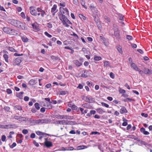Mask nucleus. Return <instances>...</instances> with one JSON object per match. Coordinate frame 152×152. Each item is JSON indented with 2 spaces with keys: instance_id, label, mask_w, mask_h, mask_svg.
<instances>
[{
  "instance_id": "24",
  "label": "nucleus",
  "mask_w": 152,
  "mask_h": 152,
  "mask_svg": "<svg viewBox=\"0 0 152 152\" xmlns=\"http://www.w3.org/2000/svg\"><path fill=\"white\" fill-rule=\"evenodd\" d=\"M69 107H71L72 110H77V111H79V108L75 105L73 104L71 106H69Z\"/></svg>"
},
{
  "instance_id": "57",
  "label": "nucleus",
  "mask_w": 152,
  "mask_h": 152,
  "mask_svg": "<svg viewBox=\"0 0 152 152\" xmlns=\"http://www.w3.org/2000/svg\"><path fill=\"white\" fill-rule=\"evenodd\" d=\"M16 96L17 97H18L20 99H22V96L20 94V93H18L16 94Z\"/></svg>"
},
{
  "instance_id": "44",
  "label": "nucleus",
  "mask_w": 152,
  "mask_h": 152,
  "mask_svg": "<svg viewBox=\"0 0 152 152\" xmlns=\"http://www.w3.org/2000/svg\"><path fill=\"white\" fill-rule=\"evenodd\" d=\"M49 38L51 37L52 36L51 35L49 34L47 32L45 31L44 33Z\"/></svg>"
},
{
  "instance_id": "50",
  "label": "nucleus",
  "mask_w": 152,
  "mask_h": 152,
  "mask_svg": "<svg viewBox=\"0 0 152 152\" xmlns=\"http://www.w3.org/2000/svg\"><path fill=\"white\" fill-rule=\"evenodd\" d=\"M141 115L142 116H143L145 118H146L148 116V115L147 113H142L141 114Z\"/></svg>"
},
{
  "instance_id": "18",
  "label": "nucleus",
  "mask_w": 152,
  "mask_h": 152,
  "mask_svg": "<svg viewBox=\"0 0 152 152\" xmlns=\"http://www.w3.org/2000/svg\"><path fill=\"white\" fill-rule=\"evenodd\" d=\"M131 68H132L136 71L139 70V68L137 66L136 64L134 63H132L131 64Z\"/></svg>"
},
{
  "instance_id": "8",
  "label": "nucleus",
  "mask_w": 152,
  "mask_h": 152,
  "mask_svg": "<svg viewBox=\"0 0 152 152\" xmlns=\"http://www.w3.org/2000/svg\"><path fill=\"white\" fill-rule=\"evenodd\" d=\"M29 10L31 14L34 16H36L37 13L35 9V7H31L29 8Z\"/></svg>"
},
{
  "instance_id": "32",
  "label": "nucleus",
  "mask_w": 152,
  "mask_h": 152,
  "mask_svg": "<svg viewBox=\"0 0 152 152\" xmlns=\"http://www.w3.org/2000/svg\"><path fill=\"white\" fill-rule=\"evenodd\" d=\"M9 125H0V128L2 129H7L8 128L9 126Z\"/></svg>"
},
{
  "instance_id": "37",
  "label": "nucleus",
  "mask_w": 152,
  "mask_h": 152,
  "mask_svg": "<svg viewBox=\"0 0 152 152\" xmlns=\"http://www.w3.org/2000/svg\"><path fill=\"white\" fill-rule=\"evenodd\" d=\"M81 1V4L83 6V7L84 8H85L86 9L87 8V7H86L85 6V2L84 1V0H80Z\"/></svg>"
},
{
  "instance_id": "33",
  "label": "nucleus",
  "mask_w": 152,
  "mask_h": 152,
  "mask_svg": "<svg viewBox=\"0 0 152 152\" xmlns=\"http://www.w3.org/2000/svg\"><path fill=\"white\" fill-rule=\"evenodd\" d=\"M73 4L77 6H78L79 5L78 0H73Z\"/></svg>"
},
{
  "instance_id": "35",
  "label": "nucleus",
  "mask_w": 152,
  "mask_h": 152,
  "mask_svg": "<svg viewBox=\"0 0 152 152\" xmlns=\"http://www.w3.org/2000/svg\"><path fill=\"white\" fill-rule=\"evenodd\" d=\"M119 91L120 93L124 94L126 92V91L124 89H122L121 88H119Z\"/></svg>"
},
{
  "instance_id": "43",
  "label": "nucleus",
  "mask_w": 152,
  "mask_h": 152,
  "mask_svg": "<svg viewBox=\"0 0 152 152\" xmlns=\"http://www.w3.org/2000/svg\"><path fill=\"white\" fill-rule=\"evenodd\" d=\"M126 38L127 39L129 40H132L133 39L132 37L129 35H126Z\"/></svg>"
},
{
  "instance_id": "22",
  "label": "nucleus",
  "mask_w": 152,
  "mask_h": 152,
  "mask_svg": "<svg viewBox=\"0 0 152 152\" xmlns=\"http://www.w3.org/2000/svg\"><path fill=\"white\" fill-rule=\"evenodd\" d=\"M74 122L71 121L66 120V125H73L74 124Z\"/></svg>"
},
{
  "instance_id": "16",
  "label": "nucleus",
  "mask_w": 152,
  "mask_h": 152,
  "mask_svg": "<svg viewBox=\"0 0 152 152\" xmlns=\"http://www.w3.org/2000/svg\"><path fill=\"white\" fill-rule=\"evenodd\" d=\"M37 83L36 80L31 79L29 81L28 83L30 85H34Z\"/></svg>"
},
{
  "instance_id": "34",
  "label": "nucleus",
  "mask_w": 152,
  "mask_h": 152,
  "mask_svg": "<svg viewBox=\"0 0 152 152\" xmlns=\"http://www.w3.org/2000/svg\"><path fill=\"white\" fill-rule=\"evenodd\" d=\"M60 124L66 125V120H60Z\"/></svg>"
},
{
  "instance_id": "62",
  "label": "nucleus",
  "mask_w": 152,
  "mask_h": 152,
  "mask_svg": "<svg viewBox=\"0 0 152 152\" xmlns=\"http://www.w3.org/2000/svg\"><path fill=\"white\" fill-rule=\"evenodd\" d=\"M45 99L46 101H47L49 102V103H52V102H50V98H45Z\"/></svg>"
},
{
  "instance_id": "3",
  "label": "nucleus",
  "mask_w": 152,
  "mask_h": 152,
  "mask_svg": "<svg viewBox=\"0 0 152 152\" xmlns=\"http://www.w3.org/2000/svg\"><path fill=\"white\" fill-rule=\"evenodd\" d=\"M60 11L61 12L62 16H69V12L68 9L66 8H63L60 7Z\"/></svg>"
},
{
  "instance_id": "45",
  "label": "nucleus",
  "mask_w": 152,
  "mask_h": 152,
  "mask_svg": "<svg viewBox=\"0 0 152 152\" xmlns=\"http://www.w3.org/2000/svg\"><path fill=\"white\" fill-rule=\"evenodd\" d=\"M101 104L103 106H104L107 108H108L109 107V105L107 104H106L105 103L103 102H101Z\"/></svg>"
},
{
  "instance_id": "10",
  "label": "nucleus",
  "mask_w": 152,
  "mask_h": 152,
  "mask_svg": "<svg viewBox=\"0 0 152 152\" xmlns=\"http://www.w3.org/2000/svg\"><path fill=\"white\" fill-rule=\"evenodd\" d=\"M100 39L101 41L102 42L105 46H107L108 42L106 39L102 36H100Z\"/></svg>"
},
{
  "instance_id": "39",
  "label": "nucleus",
  "mask_w": 152,
  "mask_h": 152,
  "mask_svg": "<svg viewBox=\"0 0 152 152\" xmlns=\"http://www.w3.org/2000/svg\"><path fill=\"white\" fill-rule=\"evenodd\" d=\"M34 106L35 108L38 110H39L40 109V107L39 106V105L38 103H36L34 104Z\"/></svg>"
},
{
  "instance_id": "4",
  "label": "nucleus",
  "mask_w": 152,
  "mask_h": 152,
  "mask_svg": "<svg viewBox=\"0 0 152 152\" xmlns=\"http://www.w3.org/2000/svg\"><path fill=\"white\" fill-rule=\"evenodd\" d=\"M82 99L86 102L89 103H93L94 101V99L91 96H83Z\"/></svg>"
},
{
  "instance_id": "17",
  "label": "nucleus",
  "mask_w": 152,
  "mask_h": 152,
  "mask_svg": "<svg viewBox=\"0 0 152 152\" xmlns=\"http://www.w3.org/2000/svg\"><path fill=\"white\" fill-rule=\"evenodd\" d=\"M120 113L121 114H123L124 113H127V110L124 107H122L120 110Z\"/></svg>"
},
{
  "instance_id": "54",
  "label": "nucleus",
  "mask_w": 152,
  "mask_h": 152,
  "mask_svg": "<svg viewBox=\"0 0 152 152\" xmlns=\"http://www.w3.org/2000/svg\"><path fill=\"white\" fill-rule=\"evenodd\" d=\"M21 16L24 19H25L26 18L25 15L24 13L23 12H22L20 13Z\"/></svg>"
},
{
  "instance_id": "7",
  "label": "nucleus",
  "mask_w": 152,
  "mask_h": 152,
  "mask_svg": "<svg viewBox=\"0 0 152 152\" xmlns=\"http://www.w3.org/2000/svg\"><path fill=\"white\" fill-rule=\"evenodd\" d=\"M22 61V58L21 57H18L13 62V65L15 66L19 64Z\"/></svg>"
},
{
  "instance_id": "49",
  "label": "nucleus",
  "mask_w": 152,
  "mask_h": 152,
  "mask_svg": "<svg viewBox=\"0 0 152 152\" xmlns=\"http://www.w3.org/2000/svg\"><path fill=\"white\" fill-rule=\"evenodd\" d=\"M28 132V131L27 129H24L22 131V133L24 134H27Z\"/></svg>"
},
{
  "instance_id": "58",
  "label": "nucleus",
  "mask_w": 152,
  "mask_h": 152,
  "mask_svg": "<svg viewBox=\"0 0 152 152\" xmlns=\"http://www.w3.org/2000/svg\"><path fill=\"white\" fill-rule=\"evenodd\" d=\"M36 134H37L38 135H44L43 134H44V133L40 131H37L36 132Z\"/></svg>"
},
{
  "instance_id": "55",
  "label": "nucleus",
  "mask_w": 152,
  "mask_h": 152,
  "mask_svg": "<svg viewBox=\"0 0 152 152\" xmlns=\"http://www.w3.org/2000/svg\"><path fill=\"white\" fill-rule=\"evenodd\" d=\"M100 134V133L99 132H93L91 133V134L96 135V134Z\"/></svg>"
},
{
  "instance_id": "64",
  "label": "nucleus",
  "mask_w": 152,
  "mask_h": 152,
  "mask_svg": "<svg viewBox=\"0 0 152 152\" xmlns=\"http://www.w3.org/2000/svg\"><path fill=\"white\" fill-rule=\"evenodd\" d=\"M69 133L70 134H75L76 133V132L74 130H72L69 132Z\"/></svg>"
},
{
  "instance_id": "38",
  "label": "nucleus",
  "mask_w": 152,
  "mask_h": 152,
  "mask_svg": "<svg viewBox=\"0 0 152 152\" xmlns=\"http://www.w3.org/2000/svg\"><path fill=\"white\" fill-rule=\"evenodd\" d=\"M8 49L11 52H16V50L13 48L12 47H9L8 48Z\"/></svg>"
},
{
  "instance_id": "27",
  "label": "nucleus",
  "mask_w": 152,
  "mask_h": 152,
  "mask_svg": "<svg viewBox=\"0 0 152 152\" xmlns=\"http://www.w3.org/2000/svg\"><path fill=\"white\" fill-rule=\"evenodd\" d=\"M15 110H22V108L19 105H16L15 107Z\"/></svg>"
},
{
  "instance_id": "61",
  "label": "nucleus",
  "mask_w": 152,
  "mask_h": 152,
  "mask_svg": "<svg viewBox=\"0 0 152 152\" xmlns=\"http://www.w3.org/2000/svg\"><path fill=\"white\" fill-rule=\"evenodd\" d=\"M43 119H39L38 120V123H44L43 122Z\"/></svg>"
},
{
  "instance_id": "6",
  "label": "nucleus",
  "mask_w": 152,
  "mask_h": 152,
  "mask_svg": "<svg viewBox=\"0 0 152 152\" xmlns=\"http://www.w3.org/2000/svg\"><path fill=\"white\" fill-rule=\"evenodd\" d=\"M13 118L15 119L18 120L19 121L21 122L25 121L26 120V118L25 117H23L21 116L18 115H15Z\"/></svg>"
},
{
  "instance_id": "2",
  "label": "nucleus",
  "mask_w": 152,
  "mask_h": 152,
  "mask_svg": "<svg viewBox=\"0 0 152 152\" xmlns=\"http://www.w3.org/2000/svg\"><path fill=\"white\" fill-rule=\"evenodd\" d=\"M66 16L62 15L60 17V19L62 21L63 24L66 27H69L68 24H71L70 21L66 18Z\"/></svg>"
},
{
  "instance_id": "20",
  "label": "nucleus",
  "mask_w": 152,
  "mask_h": 152,
  "mask_svg": "<svg viewBox=\"0 0 152 152\" xmlns=\"http://www.w3.org/2000/svg\"><path fill=\"white\" fill-rule=\"evenodd\" d=\"M73 62L78 67L80 66L82 64L81 62H80L77 60H75L73 61Z\"/></svg>"
},
{
  "instance_id": "51",
  "label": "nucleus",
  "mask_w": 152,
  "mask_h": 152,
  "mask_svg": "<svg viewBox=\"0 0 152 152\" xmlns=\"http://www.w3.org/2000/svg\"><path fill=\"white\" fill-rule=\"evenodd\" d=\"M7 92L8 94H10L12 93V91L10 89L8 88L7 90Z\"/></svg>"
},
{
  "instance_id": "42",
  "label": "nucleus",
  "mask_w": 152,
  "mask_h": 152,
  "mask_svg": "<svg viewBox=\"0 0 152 152\" xmlns=\"http://www.w3.org/2000/svg\"><path fill=\"white\" fill-rule=\"evenodd\" d=\"M134 100V99H130L129 98H127L126 99H125L124 100V101L125 102H127V101H129V102H131V101H133Z\"/></svg>"
},
{
  "instance_id": "9",
  "label": "nucleus",
  "mask_w": 152,
  "mask_h": 152,
  "mask_svg": "<svg viewBox=\"0 0 152 152\" xmlns=\"http://www.w3.org/2000/svg\"><path fill=\"white\" fill-rule=\"evenodd\" d=\"M89 8L94 14L97 15L98 13V11L97 8L95 7L92 6V5H91L89 6Z\"/></svg>"
},
{
  "instance_id": "46",
  "label": "nucleus",
  "mask_w": 152,
  "mask_h": 152,
  "mask_svg": "<svg viewBox=\"0 0 152 152\" xmlns=\"http://www.w3.org/2000/svg\"><path fill=\"white\" fill-rule=\"evenodd\" d=\"M47 26L48 28H51L53 27L51 23H47Z\"/></svg>"
},
{
  "instance_id": "19",
  "label": "nucleus",
  "mask_w": 152,
  "mask_h": 152,
  "mask_svg": "<svg viewBox=\"0 0 152 152\" xmlns=\"http://www.w3.org/2000/svg\"><path fill=\"white\" fill-rule=\"evenodd\" d=\"M32 26L33 29L34 30H36V31H38L39 30V29L38 28V26L36 25L35 23H34L32 24Z\"/></svg>"
},
{
  "instance_id": "25",
  "label": "nucleus",
  "mask_w": 152,
  "mask_h": 152,
  "mask_svg": "<svg viewBox=\"0 0 152 152\" xmlns=\"http://www.w3.org/2000/svg\"><path fill=\"white\" fill-rule=\"evenodd\" d=\"M21 38L22 41L24 42H27L28 41V39L25 36H21Z\"/></svg>"
},
{
  "instance_id": "41",
  "label": "nucleus",
  "mask_w": 152,
  "mask_h": 152,
  "mask_svg": "<svg viewBox=\"0 0 152 152\" xmlns=\"http://www.w3.org/2000/svg\"><path fill=\"white\" fill-rule=\"evenodd\" d=\"M123 121L124 122L122 123V125L124 126H126L127 125V123L126 122L127 121L125 119H124Z\"/></svg>"
},
{
  "instance_id": "31",
  "label": "nucleus",
  "mask_w": 152,
  "mask_h": 152,
  "mask_svg": "<svg viewBox=\"0 0 152 152\" xmlns=\"http://www.w3.org/2000/svg\"><path fill=\"white\" fill-rule=\"evenodd\" d=\"M43 119L44 123H48L51 121V120L48 118H45Z\"/></svg>"
},
{
  "instance_id": "23",
  "label": "nucleus",
  "mask_w": 152,
  "mask_h": 152,
  "mask_svg": "<svg viewBox=\"0 0 152 152\" xmlns=\"http://www.w3.org/2000/svg\"><path fill=\"white\" fill-rule=\"evenodd\" d=\"M57 5L56 4H54L53 5V7L51 9V12H56L57 10Z\"/></svg>"
},
{
  "instance_id": "52",
  "label": "nucleus",
  "mask_w": 152,
  "mask_h": 152,
  "mask_svg": "<svg viewBox=\"0 0 152 152\" xmlns=\"http://www.w3.org/2000/svg\"><path fill=\"white\" fill-rule=\"evenodd\" d=\"M16 145V144L15 142H13L12 144L10 146V148H12L15 147Z\"/></svg>"
},
{
  "instance_id": "1",
  "label": "nucleus",
  "mask_w": 152,
  "mask_h": 152,
  "mask_svg": "<svg viewBox=\"0 0 152 152\" xmlns=\"http://www.w3.org/2000/svg\"><path fill=\"white\" fill-rule=\"evenodd\" d=\"M9 21L12 25L18 27L22 30H25L27 29V27L24 24L20 21L12 19L10 20Z\"/></svg>"
},
{
  "instance_id": "15",
  "label": "nucleus",
  "mask_w": 152,
  "mask_h": 152,
  "mask_svg": "<svg viewBox=\"0 0 152 152\" xmlns=\"http://www.w3.org/2000/svg\"><path fill=\"white\" fill-rule=\"evenodd\" d=\"M45 144L47 147H50L53 146L52 143L49 141H46L45 142Z\"/></svg>"
},
{
  "instance_id": "29",
  "label": "nucleus",
  "mask_w": 152,
  "mask_h": 152,
  "mask_svg": "<svg viewBox=\"0 0 152 152\" xmlns=\"http://www.w3.org/2000/svg\"><path fill=\"white\" fill-rule=\"evenodd\" d=\"M102 58L100 56H94V60L95 61H99Z\"/></svg>"
},
{
  "instance_id": "11",
  "label": "nucleus",
  "mask_w": 152,
  "mask_h": 152,
  "mask_svg": "<svg viewBox=\"0 0 152 152\" xmlns=\"http://www.w3.org/2000/svg\"><path fill=\"white\" fill-rule=\"evenodd\" d=\"M73 119V117L72 116L66 115H62V119L72 120Z\"/></svg>"
},
{
  "instance_id": "13",
  "label": "nucleus",
  "mask_w": 152,
  "mask_h": 152,
  "mask_svg": "<svg viewBox=\"0 0 152 152\" xmlns=\"http://www.w3.org/2000/svg\"><path fill=\"white\" fill-rule=\"evenodd\" d=\"M104 66L107 68L108 67L113 68L111 66L110 62L107 61H105L104 62Z\"/></svg>"
},
{
  "instance_id": "48",
  "label": "nucleus",
  "mask_w": 152,
  "mask_h": 152,
  "mask_svg": "<svg viewBox=\"0 0 152 152\" xmlns=\"http://www.w3.org/2000/svg\"><path fill=\"white\" fill-rule=\"evenodd\" d=\"M110 76L113 79H114L115 78V75L113 72H111L110 73Z\"/></svg>"
},
{
  "instance_id": "21",
  "label": "nucleus",
  "mask_w": 152,
  "mask_h": 152,
  "mask_svg": "<svg viewBox=\"0 0 152 152\" xmlns=\"http://www.w3.org/2000/svg\"><path fill=\"white\" fill-rule=\"evenodd\" d=\"M53 117L58 119H62V115H61L59 114L55 115L53 116Z\"/></svg>"
},
{
  "instance_id": "28",
  "label": "nucleus",
  "mask_w": 152,
  "mask_h": 152,
  "mask_svg": "<svg viewBox=\"0 0 152 152\" xmlns=\"http://www.w3.org/2000/svg\"><path fill=\"white\" fill-rule=\"evenodd\" d=\"M82 106L84 108L89 109L90 108V105L88 103H86L82 104Z\"/></svg>"
},
{
  "instance_id": "47",
  "label": "nucleus",
  "mask_w": 152,
  "mask_h": 152,
  "mask_svg": "<svg viewBox=\"0 0 152 152\" xmlns=\"http://www.w3.org/2000/svg\"><path fill=\"white\" fill-rule=\"evenodd\" d=\"M1 140L2 141L4 142L6 141V137L5 135H3L1 136Z\"/></svg>"
},
{
  "instance_id": "26",
  "label": "nucleus",
  "mask_w": 152,
  "mask_h": 152,
  "mask_svg": "<svg viewBox=\"0 0 152 152\" xmlns=\"http://www.w3.org/2000/svg\"><path fill=\"white\" fill-rule=\"evenodd\" d=\"M96 110L98 113L100 114H102L104 112L103 109L101 108H98Z\"/></svg>"
},
{
  "instance_id": "14",
  "label": "nucleus",
  "mask_w": 152,
  "mask_h": 152,
  "mask_svg": "<svg viewBox=\"0 0 152 152\" xmlns=\"http://www.w3.org/2000/svg\"><path fill=\"white\" fill-rule=\"evenodd\" d=\"M144 73L147 75H151L152 74V70L149 69L147 68L144 69Z\"/></svg>"
},
{
  "instance_id": "60",
  "label": "nucleus",
  "mask_w": 152,
  "mask_h": 152,
  "mask_svg": "<svg viewBox=\"0 0 152 152\" xmlns=\"http://www.w3.org/2000/svg\"><path fill=\"white\" fill-rule=\"evenodd\" d=\"M96 111L94 110H91L90 111V113H91V115H92V114H94L96 113Z\"/></svg>"
},
{
  "instance_id": "36",
  "label": "nucleus",
  "mask_w": 152,
  "mask_h": 152,
  "mask_svg": "<svg viewBox=\"0 0 152 152\" xmlns=\"http://www.w3.org/2000/svg\"><path fill=\"white\" fill-rule=\"evenodd\" d=\"M79 16L82 20H85L86 19V18L81 14H79Z\"/></svg>"
},
{
  "instance_id": "40",
  "label": "nucleus",
  "mask_w": 152,
  "mask_h": 152,
  "mask_svg": "<svg viewBox=\"0 0 152 152\" xmlns=\"http://www.w3.org/2000/svg\"><path fill=\"white\" fill-rule=\"evenodd\" d=\"M41 15L42 17H44L45 15H46V13L45 12V11L43 10H42L41 12Z\"/></svg>"
},
{
  "instance_id": "12",
  "label": "nucleus",
  "mask_w": 152,
  "mask_h": 152,
  "mask_svg": "<svg viewBox=\"0 0 152 152\" xmlns=\"http://www.w3.org/2000/svg\"><path fill=\"white\" fill-rule=\"evenodd\" d=\"M140 132L145 135H148L150 133L148 131H146L145 129L143 127H142L140 129Z\"/></svg>"
},
{
  "instance_id": "63",
  "label": "nucleus",
  "mask_w": 152,
  "mask_h": 152,
  "mask_svg": "<svg viewBox=\"0 0 152 152\" xmlns=\"http://www.w3.org/2000/svg\"><path fill=\"white\" fill-rule=\"evenodd\" d=\"M33 143L37 147L39 146V144L35 141H34L33 142Z\"/></svg>"
},
{
  "instance_id": "59",
  "label": "nucleus",
  "mask_w": 152,
  "mask_h": 152,
  "mask_svg": "<svg viewBox=\"0 0 152 152\" xmlns=\"http://www.w3.org/2000/svg\"><path fill=\"white\" fill-rule=\"evenodd\" d=\"M119 19L121 20H123L124 18V16L120 14L119 15Z\"/></svg>"
},
{
  "instance_id": "56",
  "label": "nucleus",
  "mask_w": 152,
  "mask_h": 152,
  "mask_svg": "<svg viewBox=\"0 0 152 152\" xmlns=\"http://www.w3.org/2000/svg\"><path fill=\"white\" fill-rule=\"evenodd\" d=\"M60 6L63 7H65L66 6V4L65 2H63L60 3Z\"/></svg>"
},
{
  "instance_id": "30",
  "label": "nucleus",
  "mask_w": 152,
  "mask_h": 152,
  "mask_svg": "<svg viewBox=\"0 0 152 152\" xmlns=\"http://www.w3.org/2000/svg\"><path fill=\"white\" fill-rule=\"evenodd\" d=\"M3 57L4 58L5 61L7 62H8V56L7 54H5L3 55Z\"/></svg>"
},
{
  "instance_id": "5",
  "label": "nucleus",
  "mask_w": 152,
  "mask_h": 152,
  "mask_svg": "<svg viewBox=\"0 0 152 152\" xmlns=\"http://www.w3.org/2000/svg\"><path fill=\"white\" fill-rule=\"evenodd\" d=\"M2 30L4 32L8 34H10L13 35H15V33H14L12 32H11L12 31H15L14 30V29H11L10 28L7 27H4L3 28Z\"/></svg>"
},
{
  "instance_id": "53",
  "label": "nucleus",
  "mask_w": 152,
  "mask_h": 152,
  "mask_svg": "<svg viewBox=\"0 0 152 152\" xmlns=\"http://www.w3.org/2000/svg\"><path fill=\"white\" fill-rule=\"evenodd\" d=\"M114 31L115 35L116 36H118L119 35V33L118 31H115V30H114Z\"/></svg>"
}]
</instances>
